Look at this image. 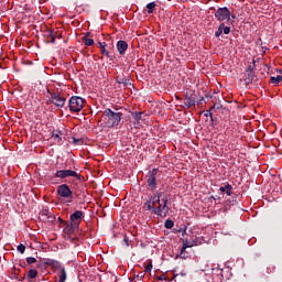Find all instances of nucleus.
I'll return each instance as SVG.
<instances>
[{"mask_svg": "<svg viewBox=\"0 0 282 282\" xmlns=\"http://www.w3.org/2000/svg\"><path fill=\"white\" fill-rule=\"evenodd\" d=\"M116 82L118 83V85H122L123 87H129L132 86L133 84H131V79H129L128 77L124 76H118L116 78Z\"/></svg>", "mask_w": 282, "mask_h": 282, "instance_id": "15", "label": "nucleus"}, {"mask_svg": "<svg viewBox=\"0 0 282 282\" xmlns=\"http://www.w3.org/2000/svg\"><path fill=\"white\" fill-rule=\"evenodd\" d=\"M214 17L219 23H224V21L230 22V17H232V14L227 7H221L215 11Z\"/></svg>", "mask_w": 282, "mask_h": 282, "instance_id": "6", "label": "nucleus"}, {"mask_svg": "<svg viewBox=\"0 0 282 282\" xmlns=\"http://www.w3.org/2000/svg\"><path fill=\"white\" fill-rule=\"evenodd\" d=\"M223 33L230 34V26H226V23H224Z\"/></svg>", "mask_w": 282, "mask_h": 282, "instance_id": "33", "label": "nucleus"}, {"mask_svg": "<svg viewBox=\"0 0 282 282\" xmlns=\"http://www.w3.org/2000/svg\"><path fill=\"white\" fill-rule=\"evenodd\" d=\"M61 224H63V226H65L64 228V234L67 236H72L74 235V232H76V230H78L79 227H76V225L72 224V223H67L61 218H58Z\"/></svg>", "mask_w": 282, "mask_h": 282, "instance_id": "11", "label": "nucleus"}, {"mask_svg": "<svg viewBox=\"0 0 282 282\" xmlns=\"http://www.w3.org/2000/svg\"><path fill=\"white\" fill-rule=\"evenodd\" d=\"M257 67V61H252V64H250L248 67H247V73H254V68Z\"/></svg>", "mask_w": 282, "mask_h": 282, "instance_id": "26", "label": "nucleus"}, {"mask_svg": "<svg viewBox=\"0 0 282 282\" xmlns=\"http://www.w3.org/2000/svg\"><path fill=\"white\" fill-rule=\"evenodd\" d=\"M73 142H74V144H80L83 142V140L73 138Z\"/></svg>", "mask_w": 282, "mask_h": 282, "instance_id": "40", "label": "nucleus"}, {"mask_svg": "<svg viewBox=\"0 0 282 282\" xmlns=\"http://www.w3.org/2000/svg\"><path fill=\"white\" fill-rule=\"evenodd\" d=\"M83 217H85V213L80 210H76L69 217L70 224H73L75 227L80 228V224H83Z\"/></svg>", "mask_w": 282, "mask_h": 282, "instance_id": "10", "label": "nucleus"}, {"mask_svg": "<svg viewBox=\"0 0 282 282\" xmlns=\"http://www.w3.org/2000/svg\"><path fill=\"white\" fill-rule=\"evenodd\" d=\"M257 80V75L254 73H248L247 77L245 78L246 85H252Z\"/></svg>", "mask_w": 282, "mask_h": 282, "instance_id": "19", "label": "nucleus"}, {"mask_svg": "<svg viewBox=\"0 0 282 282\" xmlns=\"http://www.w3.org/2000/svg\"><path fill=\"white\" fill-rule=\"evenodd\" d=\"M55 177H58L59 180H65L66 177H75V180L78 181L82 178L80 174L74 170H58L55 173Z\"/></svg>", "mask_w": 282, "mask_h": 282, "instance_id": "8", "label": "nucleus"}, {"mask_svg": "<svg viewBox=\"0 0 282 282\" xmlns=\"http://www.w3.org/2000/svg\"><path fill=\"white\" fill-rule=\"evenodd\" d=\"M147 177V188L153 193L158 188V169H153L148 173Z\"/></svg>", "mask_w": 282, "mask_h": 282, "instance_id": "5", "label": "nucleus"}, {"mask_svg": "<svg viewBox=\"0 0 282 282\" xmlns=\"http://www.w3.org/2000/svg\"><path fill=\"white\" fill-rule=\"evenodd\" d=\"M102 116L109 127H118L122 120V112L118 111V109L113 111L110 108H107Z\"/></svg>", "mask_w": 282, "mask_h": 282, "instance_id": "1", "label": "nucleus"}, {"mask_svg": "<svg viewBox=\"0 0 282 282\" xmlns=\"http://www.w3.org/2000/svg\"><path fill=\"white\" fill-rule=\"evenodd\" d=\"M158 281H166V275H159Z\"/></svg>", "mask_w": 282, "mask_h": 282, "instance_id": "42", "label": "nucleus"}, {"mask_svg": "<svg viewBox=\"0 0 282 282\" xmlns=\"http://www.w3.org/2000/svg\"><path fill=\"white\" fill-rule=\"evenodd\" d=\"M158 4H155V2H150L147 4V9H148V14H153L155 8Z\"/></svg>", "mask_w": 282, "mask_h": 282, "instance_id": "21", "label": "nucleus"}, {"mask_svg": "<svg viewBox=\"0 0 282 282\" xmlns=\"http://www.w3.org/2000/svg\"><path fill=\"white\" fill-rule=\"evenodd\" d=\"M57 195H59V197H63L64 199H73L74 197L73 192L67 184H62L57 186Z\"/></svg>", "mask_w": 282, "mask_h": 282, "instance_id": "9", "label": "nucleus"}, {"mask_svg": "<svg viewBox=\"0 0 282 282\" xmlns=\"http://www.w3.org/2000/svg\"><path fill=\"white\" fill-rule=\"evenodd\" d=\"M51 214H52V213H50L48 209H43L42 213H41L42 217H47V216L51 215Z\"/></svg>", "mask_w": 282, "mask_h": 282, "instance_id": "36", "label": "nucleus"}, {"mask_svg": "<svg viewBox=\"0 0 282 282\" xmlns=\"http://www.w3.org/2000/svg\"><path fill=\"white\" fill-rule=\"evenodd\" d=\"M186 248H193V245H191L189 242H187V240L183 241V250H186Z\"/></svg>", "mask_w": 282, "mask_h": 282, "instance_id": "34", "label": "nucleus"}, {"mask_svg": "<svg viewBox=\"0 0 282 282\" xmlns=\"http://www.w3.org/2000/svg\"><path fill=\"white\" fill-rule=\"evenodd\" d=\"M132 118L140 124V121L144 120V112H133Z\"/></svg>", "mask_w": 282, "mask_h": 282, "instance_id": "20", "label": "nucleus"}, {"mask_svg": "<svg viewBox=\"0 0 282 282\" xmlns=\"http://www.w3.org/2000/svg\"><path fill=\"white\" fill-rule=\"evenodd\" d=\"M47 221H51V223H54L56 221V217L53 216L52 214H50L47 217H46Z\"/></svg>", "mask_w": 282, "mask_h": 282, "instance_id": "35", "label": "nucleus"}, {"mask_svg": "<svg viewBox=\"0 0 282 282\" xmlns=\"http://www.w3.org/2000/svg\"><path fill=\"white\" fill-rule=\"evenodd\" d=\"M173 226H175V223L173 220H171V219L165 220V223H164L165 228L171 230V228H173Z\"/></svg>", "mask_w": 282, "mask_h": 282, "instance_id": "29", "label": "nucleus"}, {"mask_svg": "<svg viewBox=\"0 0 282 282\" xmlns=\"http://www.w3.org/2000/svg\"><path fill=\"white\" fill-rule=\"evenodd\" d=\"M101 54H104V56H107V58H109L110 61H113V55L107 51V48H101Z\"/></svg>", "mask_w": 282, "mask_h": 282, "instance_id": "25", "label": "nucleus"}, {"mask_svg": "<svg viewBox=\"0 0 282 282\" xmlns=\"http://www.w3.org/2000/svg\"><path fill=\"white\" fill-rule=\"evenodd\" d=\"M123 242H124L126 247L129 248V237L124 236Z\"/></svg>", "mask_w": 282, "mask_h": 282, "instance_id": "39", "label": "nucleus"}, {"mask_svg": "<svg viewBox=\"0 0 282 282\" xmlns=\"http://www.w3.org/2000/svg\"><path fill=\"white\" fill-rule=\"evenodd\" d=\"M151 270H153V264L150 263L145 267V272H151Z\"/></svg>", "mask_w": 282, "mask_h": 282, "instance_id": "37", "label": "nucleus"}, {"mask_svg": "<svg viewBox=\"0 0 282 282\" xmlns=\"http://www.w3.org/2000/svg\"><path fill=\"white\" fill-rule=\"evenodd\" d=\"M156 204L158 206H154L151 213L164 219V217H167L169 210H171V207H169V196H163Z\"/></svg>", "mask_w": 282, "mask_h": 282, "instance_id": "2", "label": "nucleus"}, {"mask_svg": "<svg viewBox=\"0 0 282 282\" xmlns=\"http://www.w3.org/2000/svg\"><path fill=\"white\" fill-rule=\"evenodd\" d=\"M89 36H91V32H86L83 39H89Z\"/></svg>", "mask_w": 282, "mask_h": 282, "instance_id": "43", "label": "nucleus"}, {"mask_svg": "<svg viewBox=\"0 0 282 282\" xmlns=\"http://www.w3.org/2000/svg\"><path fill=\"white\" fill-rule=\"evenodd\" d=\"M221 107H224L223 105H221V101H216L215 104H214V106L210 108V111H214V109H217V110H219V109H221Z\"/></svg>", "mask_w": 282, "mask_h": 282, "instance_id": "30", "label": "nucleus"}, {"mask_svg": "<svg viewBox=\"0 0 282 282\" xmlns=\"http://www.w3.org/2000/svg\"><path fill=\"white\" fill-rule=\"evenodd\" d=\"M26 263L28 265H32V263H36V258L34 257L26 258Z\"/></svg>", "mask_w": 282, "mask_h": 282, "instance_id": "31", "label": "nucleus"}, {"mask_svg": "<svg viewBox=\"0 0 282 282\" xmlns=\"http://www.w3.org/2000/svg\"><path fill=\"white\" fill-rule=\"evenodd\" d=\"M232 17V19H235V15H231Z\"/></svg>", "mask_w": 282, "mask_h": 282, "instance_id": "48", "label": "nucleus"}, {"mask_svg": "<svg viewBox=\"0 0 282 282\" xmlns=\"http://www.w3.org/2000/svg\"><path fill=\"white\" fill-rule=\"evenodd\" d=\"M196 99L195 96H193V94L191 93H186L185 94V101L183 102L182 108L183 109H191V107H195L196 105Z\"/></svg>", "mask_w": 282, "mask_h": 282, "instance_id": "12", "label": "nucleus"}, {"mask_svg": "<svg viewBox=\"0 0 282 282\" xmlns=\"http://www.w3.org/2000/svg\"><path fill=\"white\" fill-rule=\"evenodd\" d=\"M221 34H224V23H220L218 26V30L215 32L216 39H219V36H221Z\"/></svg>", "mask_w": 282, "mask_h": 282, "instance_id": "22", "label": "nucleus"}, {"mask_svg": "<svg viewBox=\"0 0 282 282\" xmlns=\"http://www.w3.org/2000/svg\"><path fill=\"white\" fill-rule=\"evenodd\" d=\"M162 199V193L155 192L153 195L149 196V199L145 200L143 208L144 210H152L155 204H159Z\"/></svg>", "mask_w": 282, "mask_h": 282, "instance_id": "7", "label": "nucleus"}, {"mask_svg": "<svg viewBox=\"0 0 282 282\" xmlns=\"http://www.w3.org/2000/svg\"><path fill=\"white\" fill-rule=\"evenodd\" d=\"M86 102L87 101H85L83 97L73 96L68 100V109L74 113H78L79 111H83V107H85Z\"/></svg>", "mask_w": 282, "mask_h": 282, "instance_id": "4", "label": "nucleus"}, {"mask_svg": "<svg viewBox=\"0 0 282 282\" xmlns=\"http://www.w3.org/2000/svg\"><path fill=\"white\" fill-rule=\"evenodd\" d=\"M44 265H48L50 268H52V270H62L63 268V265L58 260H54L50 258L44 259Z\"/></svg>", "mask_w": 282, "mask_h": 282, "instance_id": "13", "label": "nucleus"}, {"mask_svg": "<svg viewBox=\"0 0 282 282\" xmlns=\"http://www.w3.org/2000/svg\"><path fill=\"white\" fill-rule=\"evenodd\" d=\"M48 36L51 37V43H56V36L61 37V35L54 34V31H48Z\"/></svg>", "mask_w": 282, "mask_h": 282, "instance_id": "27", "label": "nucleus"}, {"mask_svg": "<svg viewBox=\"0 0 282 282\" xmlns=\"http://www.w3.org/2000/svg\"><path fill=\"white\" fill-rule=\"evenodd\" d=\"M220 193H226L228 197L232 195V185L226 183L225 185L219 187Z\"/></svg>", "mask_w": 282, "mask_h": 282, "instance_id": "16", "label": "nucleus"}, {"mask_svg": "<svg viewBox=\"0 0 282 282\" xmlns=\"http://www.w3.org/2000/svg\"><path fill=\"white\" fill-rule=\"evenodd\" d=\"M83 42H84L85 45H87L88 47H91V45H94V39H91V37H83Z\"/></svg>", "mask_w": 282, "mask_h": 282, "instance_id": "24", "label": "nucleus"}, {"mask_svg": "<svg viewBox=\"0 0 282 282\" xmlns=\"http://www.w3.org/2000/svg\"><path fill=\"white\" fill-rule=\"evenodd\" d=\"M47 94H48L47 102L50 105H54L58 109H63V107H65V102H67V98L65 97V95L56 91H52L50 89H47Z\"/></svg>", "mask_w": 282, "mask_h": 282, "instance_id": "3", "label": "nucleus"}, {"mask_svg": "<svg viewBox=\"0 0 282 282\" xmlns=\"http://www.w3.org/2000/svg\"><path fill=\"white\" fill-rule=\"evenodd\" d=\"M127 50H129V44L127 41H118L117 42V51L119 52L120 56H124L127 54Z\"/></svg>", "mask_w": 282, "mask_h": 282, "instance_id": "14", "label": "nucleus"}, {"mask_svg": "<svg viewBox=\"0 0 282 282\" xmlns=\"http://www.w3.org/2000/svg\"><path fill=\"white\" fill-rule=\"evenodd\" d=\"M262 50H268V47L263 46Z\"/></svg>", "mask_w": 282, "mask_h": 282, "instance_id": "46", "label": "nucleus"}, {"mask_svg": "<svg viewBox=\"0 0 282 282\" xmlns=\"http://www.w3.org/2000/svg\"><path fill=\"white\" fill-rule=\"evenodd\" d=\"M52 138H53L54 142H57V144H58L63 140V132H61V130H54L52 132Z\"/></svg>", "mask_w": 282, "mask_h": 282, "instance_id": "17", "label": "nucleus"}, {"mask_svg": "<svg viewBox=\"0 0 282 282\" xmlns=\"http://www.w3.org/2000/svg\"><path fill=\"white\" fill-rule=\"evenodd\" d=\"M184 252H186V249H184V247H182V249H181V258H182V259H186V257L183 256Z\"/></svg>", "mask_w": 282, "mask_h": 282, "instance_id": "41", "label": "nucleus"}, {"mask_svg": "<svg viewBox=\"0 0 282 282\" xmlns=\"http://www.w3.org/2000/svg\"><path fill=\"white\" fill-rule=\"evenodd\" d=\"M68 241H76V238L72 237V236H67Z\"/></svg>", "mask_w": 282, "mask_h": 282, "instance_id": "45", "label": "nucleus"}, {"mask_svg": "<svg viewBox=\"0 0 282 282\" xmlns=\"http://www.w3.org/2000/svg\"><path fill=\"white\" fill-rule=\"evenodd\" d=\"M98 45L101 50H105V47H107V43L105 42H98Z\"/></svg>", "mask_w": 282, "mask_h": 282, "instance_id": "38", "label": "nucleus"}, {"mask_svg": "<svg viewBox=\"0 0 282 282\" xmlns=\"http://www.w3.org/2000/svg\"><path fill=\"white\" fill-rule=\"evenodd\" d=\"M205 116L208 118V116H210V119L213 120V112H210V111H206L205 112Z\"/></svg>", "mask_w": 282, "mask_h": 282, "instance_id": "44", "label": "nucleus"}, {"mask_svg": "<svg viewBox=\"0 0 282 282\" xmlns=\"http://www.w3.org/2000/svg\"><path fill=\"white\" fill-rule=\"evenodd\" d=\"M28 276L29 279H34L35 276H39V271H36V269H31L28 272Z\"/></svg>", "mask_w": 282, "mask_h": 282, "instance_id": "23", "label": "nucleus"}, {"mask_svg": "<svg viewBox=\"0 0 282 282\" xmlns=\"http://www.w3.org/2000/svg\"><path fill=\"white\" fill-rule=\"evenodd\" d=\"M177 100H182V98L176 97Z\"/></svg>", "mask_w": 282, "mask_h": 282, "instance_id": "47", "label": "nucleus"}, {"mask_svg": "<svg viewBox=\"0 0 282 282\" xmlns=\"http://www.w3.org/2000/svg\"><path fill=\"white\" fill-rule=\"evenodd\" d=\"M18 252H20L21 254H23V253L25 252V245L20 243V245L18 246Z\"/></svg>", "mask_w": 282, "mask_h": 282, "instance_id": "32", "label": "nucleus"}, {"mask_svg": "<svg viewBox=\"0 0 282 282\" xmlns=\"http://www.w3.org/2000/svg\"><path fill=\"white\" fill-rule=\"evenodd\" d=\"M282 80V76L281 75H278L276 77H271V83L273 85H279Z\"/></svg>", "mask_w": 282, "mask_h": 282, "instance_id": "28", "label": "nucleus"}, {"mask_svg": "<svg viewBox=\"0 0 282 282\" xmlns=\"http://www.w3.org/2000/svg\"><path fill=\"white\" fill-rule=\"evenodd\" d=\"M58 280L55 282H65L67 281V271L65 270V267H63L59 271V273L57 274Z\"/></svg>", "mask_w": 282, "mask_h": 282, "instance_id": "18", "label": "nucleus"}]
</instances>
